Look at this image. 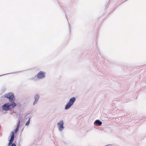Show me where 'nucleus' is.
I'll return each instance as SVG.
<instances>
[{"label": "nucleus", "instance_id": "39448f33", "mask_svg": "<svg viewBox=\"0 0 146 146\" xmlns=\"http://www.w3.org/2000/svg\"><path fill=\"white\" fill-rule=\"evenodd\" d=\"M64 122L62 120L60 121L57 123L59 131H61L64 129Z\"/></svg>", "mask_w": 146, "mask_h": 146}, {"label": "nucleus", "instance_id": "9b49d317", "mask_svg": "<svg viewBox=\"0 0 146 146\" xmlns=\"http://www.w3.org/2000/svg\"><path fill=\"white\" fill-rule=\"evenodd\" d=\"M18 131V130H17V129H15V133H17V132Z\"/></svg>", "mask_w": 146, "mask_h": 146}, {"label": "nucleus", "instance_id": "1a4fd4ad", "mask_svg": "<svg viewBox=\"0 0 146 146\" xmlns=\"http://www.w3.org/2000/svg\"><path fill=\"white\" fill-rule=\"evenodd\" d=\"M20 122H21L20 119H19V121L18 122V124L17 125V126L16 128V129L18 130H19V127L20 125Z\"/></svg>", "mask_w": 146, "mask_h": 146}, {"label": "nucleus", "instance_id": "f03ea898", "mask_svg": "<svg viewBox=\"0 0 146 146\" xmlns=\"http://www.w3.org/2000/svg\"><path fill=\"white\" fill-rule=\"evenodd\" d=\"M15 133L13 131L11 132L10 136L9 137L8 139H9V143L8 145L11 144V146H16V145L15 143H12L14 139Z\"/></svg>", "mask_w": 146, "mask_h": 146}, {"label": "nucleus", "instance_id": "20e7f679", "mask_svg": "<svg viewBox=\"0 0 146 146\" xmlns=\"http://www.w3.org/2000/svg\"><path fill=\"white\" fill-rule=\"evenodd\" d=\"M4 96L5 98H8L9 101L11 102H14L15 100L14 94L12 92L7 93L5 94Z\"/></svg>", "mask_w": 146, "mask_h": 146}, {"label": "nucleus", "instance_id": "f8f14e48", "mask_svg": "<svg viewBox=\"0 0 146 146\" xmlns=\"http://www.w3.org/2000/svg\"><path fill=\"white\" fill-rule=\"evenodd\" d=\"M5 74H4L2 75H5Z\"/></svg>", "mask_w": 146, "mask_h": 146}, {"label": "nucleus", "instance_id": "f257e3e1", "mask_svg": "<svg viewBox=\"0 0 146 146\" xmlns=\"http://www.w3.org/2000/svg\"><path fill=\"white\" fill-rule=\"evenodd\" d=\"M17 106L16 104L14 102L11 103H7L2 106V109L5 111H8L15 108Z\"/></svg>", "mask_w": 146, "mask_h": 146}, {"label": "nucleus", "instance_id": "7ed1b4c3", "mask_svg": "<svg viewBox=\"0 0 146 146\" xmlns=\"http://www.w3.org/2000/svg\"><path fill=\"white\" fill-rule=\"evenodd\" d=\"M76 100V98L74 97H73L70 99L69 102L67 104L65 109L67 110L69 109L72 106Z\"/></svg>", "mask_w": 146, "mask_h": 146}, {"label": "nucleus", "instance_id": "423d86ee", "mask_svg": "<svg viewBox=\"0 0 146 146\" xmlns=\"http://www.w3.org/2000/svg\"><path fill=\"white\" fill-rule=\"evenodd\" d=\"M38 78L40 79L43 78L45 77V73L43 72L40 71L37 74Z\"/></svg>", "mask_w": 146, "mask_h": 146}, {"label": "nucleus", "instance_id": "9d476101", "mask_svg": "<svg viewBox=\"0 0 146 146\" xmlns=\"http://www.w3.org/2000/svg\"><path fill=\"white\" fill-rule=\"evenodd\" d=\"M30 118H29V120L26 122V124H25V125H29V123H30Z\"/></svg>", "mask_w": 146, "mask_h": 146}, {"label": "nucleus", "instance_id": "0eeeda50", "mask_svg": "<svg viewBox=\"0 0 146 146\" xmlns=\"http://www.w3.org/2000/svg\"><path fill=\"white\" fill-rule=\"evenodd\" d=\"M40 98V96L39 94H36L34 96L35 101L33 103V105H35L38 101V100Z\"/></svg>", "mask_w": 146, "mask_h": 146}, {"label": "nucleus", "instance_id": "6e6552de", "mask_svg": "<svg viewBox=\"0 0 146 146\" xmlns=\"http://www.w3.org/2000/svg\"><path fill=\"white\" fill-rule=\"evenodd\" d=\"M95 123L96 124L98 125H101L102 124V122L99 120H96L95 121Z\"/></svg>", "mask_w": 146, "mask_h": 146}]
</instances>
